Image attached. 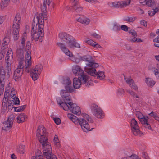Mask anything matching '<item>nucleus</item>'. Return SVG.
Instances as JSON below:
<instances>
[{"label":"nucleus","mask_w":159,"mask_h":159,"mask_svg":"<svg viewBox=\"0 0 159 159\" xmlns=\"http://www.w3.org/2000/svg\"><path fill=\"white\" fill-rule=\"evenodd\" d=\"M86 43L94 47H96V44L95 43H96L93 41V40L89 39L86 41Z\"/></svg>","instance_id":"obj_38"},{"label":"nucleus","mask_w":159,"mask_h":159,"mask_svg":"<svg viewBox=\"0 0 159 159\" xmlns=\"http://www.w3.org/2000/svg\"><path fill=\"white\" fill-rule=\"evenodd\" d=\"M154 73L156 77L159 79V70L156 69L154 71Z\"/></svg>","instance_id":"obj_52"},{"label":"nucleus","mask_w":159,"mask_h":159,"mask_svg":"<svg viewBox=\"0 0 159 159\" xmlns=\"http://www.w3.org/2000/svg\"><path fill=\"white\" fill-rule=\"evenodd\" d=\"M142 154L143 157L145 159H150L147 153L143 152L142 153Z\"/></svg>","instance_id":"obj_49"},{"label":"nucleus","mask_w":159,"mask_h":159,"mask_svg":"<svg viewBox=\"0 0 159 159\" xmlns=\"http://www.w3.org/2000/svg\"><path fill=\"white\" fill-rule=\"evenodd\" d=\"M131 128L132 132L134 135L136 136L140 133L137 122L134 118L131 121Z\"/></svg>","instance_id":"obj_12"},{"label":"nucleus","mask_w":159,"mask_h":159,"mask_svg":"<svg viewBox=\"0 0 159 159\" xmlns=\"http://www.w3.org/2000/svg\"><path fill=\"white\" fill-rule=\"evenodd\" d=\"M5 75H0V82L2 83H5Z\"/></svg>","instance_id":"obj_45"},{"label":"nucleus","mask_w":159,"mask_h":159,"mask_svg":"<svg viewBox=\"0 0 159 159\" xmlns=\"http://www.w3.org/2000/svg\"><path fill=\"white\" fill-rule=\"evenodd\" d=\"M11 33V30L10 29H9L7 30L6 33V36L7 37L9 38V35H10Z\"/></svg>","instance_id":"obj_60"},{"label":"nucleus","mask_w":159,"mask_h":159,"mask_svg":"<svg viewBox=\"0 0 159 159\" xmlns=\"http://www.w3.org/2000/svg\"><path fill=\"white\" fill-rule=\"evenodd\" d=\"M16 53L17 57L19 59L20 58V48H17L16 50Z\"/></svg>","instance_id":"obj_58"},{"label":"nucleus","mask_w":159,"mask_h":159,"mask_svg":"<svg viewBox=\"0 0 159 159\" xmlns=\"http://www.w3.org/2000/svg\"><path fill=\"white\" fill-rule=\"evenodd\" d=\"M46 129L43 126H39L37 130L36 136L40 143L42 144L43 151L48 149L52 150L50 143L47 141Z\"/></svg>","instance_id":"obj_1"},{"label":"nucleus","mask_w":159,"mask_h":159,"mask_svg":"<svg viewBox=\"0 0 159 159\" xmlns=\"http://www.w3.org/2000/svg\"><path fill=\"white\" fill-rule=\"evenodd\" d=\"M15 89H12V91H11L9 97H13L16 98V92L15 90Z\"/></svg>","instance_id":"obj_39"},{"label":"nucleus","mask_w":159,"mask_h":159,"mask_svg":"<svg viewBox=\"0 0 159 159\" xmlns=\"http://www.w3.org/2000/svg\"><path fill=\"white\" fill-rule=\"evenodd\" d=\"M5 20V16H0V24L3 23Z\"/></svg>","instance_id":"obj_56"},{"label":"nucleus","mask_w":159,"mask_h":159,"mask_svg":"<svg viewBox=\"0 0 159 159\" xmlns=\"http://www.w3.org/2000/svg\"><path fill=\"white\" fill-rule=\"evenodd\" d=\"M62 84L64 85L65 89L70 92L73 93L74 89L71 84V82L70 79L68 77L64 78L63 79Z\"/></svg>","instance_id":"obj_15"},{"label":"nucleus","mask_w":159,"mask_h":159,"mask_svg":"<svg viewBox=\"0 0 159 159\" xmlns=\"http://www.w3.org/2000/svg\"><path fill=\"white\" fill-rule=\"evenodd\" d=\"M27 119V116H25L24 117H21V114H20V123L21 122H25L26 119Z\"/></svg>","instance_id":"obj_55"},{"label":"nucleus","mask_w":159,"mask_h":159,"mask_svg":"<svg viewBox=\"0 0 159 159\" xmlns=\"http://www.w3.org/2000/svg\"><path fill=\"white\" fill-rule=\"evenodd\" d=\"M76 20L81 23L88 25L90 22V20L89 18L84 16H81L76 19Z\"/></svg>","instance_id":"obj_27"},{"label":"nucleus","mask_w":159,"mask_h":159,"mask_svg":"<svg viewBox=\"0 0 159 159\" xmlns=\"http://www.w3.org/2000/svg\"><path fill=\"white\" fill-rule=\"evenodd\" d=\"M79 0H76V1L72 2V8L77 12H80L83 10V7L79 5Z\"/></svg>","instance_id":"obj_22"},{"label":"nucleus","mask_w":159,"mask_h":159,"mask_svg":"<svg viewBox=\"0 0 159 159\" xmlns=\"http://www.w3.org/2000/svg\"><path fill=\"white\" fill-rule=\"evenodd\" d=\"M129 41L130 42H136V38L134 37L133 38L130 39Z\"/></svg>","instance_id":"obj_64"},{"label":"nucleus","mask_w":159,"mask_h":159,"mask_svg":"<svg viewBox=\"0 0 159 159\" xmlns=\"http://www.w3.org/2000/svg\"><path fill=\"white\" fill-rule=\"evenodd\" d=\"M144 125V126L146 128H148L149 129H150L151 128V126L148 123V122L146 123Z\"/></svg>","instance_id":"obj_59"},{"label":"nucleus","mask_w":159,"mask_h":159,"mask_svg":"<svg viewBox=\"0 0 159 159\" xmlns=\"http://www.w3.org/2000/svg\"><path fill=\"white\" fill-rule=\"evenodd\" d=\"M17 68L15 70L14 74V78L16 81H18L20 77V61L18 62Z\"/></svg>","instance_id":"obj_26"},{"label":"nucleus","mask_w":159,"mask_h":159,"mask_svg":"<svg viewBox=\"0 0 159 159\" xmlns=\"http://www.w3.org/2000/svg\"><path fill=\"white\" fill-rule=\"evenodd\" d=\"M44 13H43L39 14L36 16L38 22V25H39L40 28H44V21L43 20V18H44Z\"/></svg>","instance_id":"obj_21"},{"label":"nucleus","mask_w":159,"mask_h":159,"mask_svg":"<svg viewBox=\"0 0 159 159\" xmlns=\"http://www.w3.org/2000/svg\"><path fill=\"white\" fill-rule=\"evenodd\" d=\"M7 47V43H2L1 50L2 52H3V50Z\"/></svg>","instance_id":"obj_51"},{"label":"nucleus","mask_w":159,"mask_h":159,"mask_svg":"<svg viewBox=\"0 0 159 159\" xmlns=\"http://www.w3.org/2000/svg\"><path fill=\"white\" fill-rule=\"evenodd\" d=\"M21 44L20 43V50H25L26 52L25 55L26 60L25 63H31V57L30 56L31 52V44L30 41H28L26 42V45L25 43V48H22L21 47Z\"/></svg>","instance_id":"obj_10"},{"label":"nucleus","mask_w":159,"mask_h":159,"mask_svg":"<svg viewBox=\"0 0 159 159\" xmlns=\"http://www.w3.org/2000/svg\"><path fill=\"white\" fill-rule=\"evenodd\" d=\"M149 115L153 117L154 118L157 115L156 113H155L153 111H152L149 114Z\"/></svg>","instance_id":"obj_63"},{"label":"nucleus","mask_w":159,"mask_h":159,"mask_svg":"<svg viewBox=\"0 0 159 159\" xmlns=\"http://www.w3.org/2000/svg\"><path fill=\"white\" fill-rule=\"evenodd\" d=\"M13 58L12 52L11 50L10 49L7 52L5 57L6 66H10L11 65V61Z\"/></svg>","instance_id":"obj_19"},{"label":"nucleus","mask_w":159,"mask_h":159,"mask_svg":"<svg viewBox=\"0 0 159 159\" xmlns=\"http://www.w3.org/2000/svg\"><path fill=\"white\" fill-rule=\"evenodd\" d=\"M5 83H2L0 82V91L1 93V94L3 93L4 88V85Z\"/></svg>","instance_id":"obj_41"},{"label":"nucleus","mask_w":159,"mask_h":159,"mask_svg":"<svg viewBox=\"0 0 159 159\" xmlns=\"http://www.w3.org/2000/svg\"><path fill=\"white\" fill-rule=\"evenodd\" d=\"M26 107L27 105L26 104L21 106L20 108V112L23 111V110L26 108Z\"/></svg>","instance_id":"obj_62"},{"label":"nucleus","mask_w":159,"mask_h":159,"mask_svg":"<svg viewBox=\"0 0 159 159\" xmlns=\"http://www.w3.org/2000/svg\"><path fill=\"white\" fill-rule=\"evenodd\" d=\"M59 37L62 42H65L67 46L70 48H80V44L77 43L75 40L72 39L71 36L65 32L60 33L59 34Z\"/></svg>","instance_id":"obj_4"},{"label":"nucleus","mask_w":159,"mask_h":159,"mask_svg":"<svg viewBox=\"0 0 159 159\" xmlns=\"http://www.w3.org/2000/svg\"><path fill=\"white\" fill-rule=\"evenodd\" d=\"M58 137L57 135H55L54 137L53 140L56 144H57V143H58V141H59V140H58Z\"/></svg>","instance_id":"obj_61"},{"label":"nucleus","mask_w":159,"mask_h":159,"mask_svg":"<svg viewBox=\"0 0 159 159\" xmlns=\"http://www.w3.org/2000/svg\"><path fill=\"white\" fill-rule=\"evenodd\" d=\"M125 80L126 82L129 84L130 87L134 84V81L131 79L125 78Z\"/></svg>","instance_id":"obj_34"},{"label":"nucleus","mask_w":159,"mask_h":159,"mask_svg":"<svg viewBox=\"0 0 159 159\" xmlns=\"http://www.w3.org/2000/svg\"><path fill=\"white\" fill-rule=\"evenodd\" d=\"M69 91L65 90H62L60 91V94L65 102L68 103L69 102L71 101V96Z\"/></svg>","instance_id":"obj_16"},{"label":"nucleus","mask_w":159,"mask_h":159,"mask_svg":"<svg viewBox=\"0 0 159 159\" xmlns=\"http://www.w3.org/2000/svg\"><path fill=\"white\" fill-rule=\"evenodd\" d=\"M156 12V11L154 10L153 9L152 10H149L148 11V13L150 16H152L154 15L155 13Z\"/></svg>","instance_id":"obj_44"},{"label":"nucleus","mask_w":159,"mask_h":159,"mask_svg":"<svg viewBox=\"0 0 159 159\" xmlns=\"http://www.w3.org/2000/svg\"><path fill=\"white\" fill-rule=\"evenodd\" d=\"M75 124L79 123L81 128L83 131L85 132L91 130L93 128L90 129L89 123H93V121L92 119L89 117V115L85 114H83L82 118H78L75 116H73L72 119L71 120Z\"/></svg>","instance_id":"obj_2"},{"label":"nucleus","mask_w":159,"mask_h":159,"mask_svg":"<svg viewBox=\"0 0 159 159\" xmlns=\"http://www.w3.org/2000/svg\"><path fill=\"white\" fill-rule=\"evenodd\" d=\"M57 45L61 50L65 54L70 57H71L72 54L67 48L65 43L63 42H58L57 43Z\"/></svg>","instance_id":"obj_17"},{"label":"nucleus","mask_w":159,"mask_h":159,"mask_svg":"<svg viewBox=\"0 0 159 159\" xmlns=\"http://www.w3.org/2000/svg\"><path fill=\"white\" fill-rule=\"evenodd\" d=\"M93 59L91 56L89 55H86L83 57L78 56L77 57H72L71 60L73 62L76 63H79L81 61L88 62V63L86 64L88 66L85 67H85L89 68V66H91L93 64L94 66L95 67L98 66V63H95L93 61Z\"/></svg>","instance_id":"obj_5"},{"label":"nucleus","mask_w":159,"mask_h":159,"mask_svg":"<svg viewBox=\"0 0 159 159\" xmlns=\"http://www.w3.org/2000/svg\"><path fill=\"white\" fill-rule=\"evenodd\" d=\"M8 98L9 101H11V102H13V105L19 104L20 103V101L18 98H14L13 97H9V98Z\"/></svg>","instance_id":"obj_30"},{"label":"nucleus","mask_w":159,"mask_h":159,"mask_svg":"<svg viewBox=\"0 0 159 159\" xmlns=\"http://www.w3.org/2000/svg\"><path fill=\"white\" fill-rule=\"evenodd\" d=\"M91 109L93 115L98 118H103L104 115L102 109L95 104H93L91 106Z\"/></svg>","instance_id":"obj_11"},{"label":"nucleus","mask_w":159,"mask_h":159,"mask_svg":"<svg viewBox=\"0 0 159 159\" xmlns=\"http://www.w3.org/2000/svg\"><path fill=\"white\" fill-rule=\"evenodd\" d=\"M23 59V58H22L21 59L20 58V71H21V69H23L22 71H23V68H24L25 71L27 73H29L30 71L29 67L31 65V63H25V67L24 66H23L22 65V63L21 61L22 60V59Z\"/></svg>","instance_id":"obj_29"},{"label":"nucleus","mask_w":159,"mask_h":159,"mask_svg":"<svg viewBox=\"0 0 159 159\" xmlns=\"http://www.w3.org/2000/svg\"><path fill=\"white\" fill-rule=\"evenodd\" d=\"M99 66L97 67L94 66V64L92 65L91 66H89V68L85 67V71L87 72L88 74L93 76H97L98 79H99L100 80H103L105 77L104 72L102 71H98L97 72H96V70L95 68H97Z\"/></svg>","instance_id":"obj_7"},{"label":"nucleus","mask_w":159,"mask_h":159,"mask_svg":"<svg viewBox=\"0 0 159 159\" xmlns=\"http://www.w3.org/2000/svg\"><path fill=\"white\" fill-rule=\"evenodd\" d=\"M120 29L125 31H127L128 30V27L126 25H122L120 27Z\"/></svg>","instance_id":"obj_50"},{"label":"nucleus","mask_w":159,"mask_h":159,"mask_svg":"<svg viewBox=\"0 0 159 159\" xmlns=\"http://www.w3.org/2000/svg\"><path fill=\"white\" fill-rule=\"evenodd\" d=\"M25 151V145H21L20 147V154H24Z\"/></svg>","instance_id":"obj_53"},{"label":"nucleus","mask_w":159,"mask_h":159,"mask_svg":"<svg viewBox=\"0 0 159 159\" xmlns=\"http://www.w3.org/2000/svg\"><path fill=\"white\" fill-rule=\"evenodd\" d=\"M39 26V25H38V30L36 31V29L34 28V25H33L31 33V38L32 40L35 39L36 41H37L38 40H40L44 35L43 28H40Z\"/></svg>","instance_id":"obj_8"},{"label":"nucleus","mask_w":159,"mask_h":159,"mask_svg":"<svg viewBox=\"0 0 159 159\" xmlns=\"http://www.w3.org/2000/svg\"><path fill=\"white\" fill-rule=\"evenodd\" d=\"M47 149L43 152L44 156L47 159H57L55 155L53 154L50 151Z\"/></svg>","instance_id":"obj_24"},{"label":"nucleus","mask_w":159,"mask_h":159,"mask_svg":"<svg viewBox=\"0 0 159 159\" xmlns=\"http://www.w3.org/2000/svg\"><path fill=\"white\" fill-rule=\"evenodd\" d=\"M129 32L134 37H137V34L136 32L134 30L131 29Z\"/></svg>","instance_id":"obj_47"},{"label":"nucleus","mask_w":159,"mask_h":159,"mask_svg":"<svg viewBox=\"0 0 159 159\" xmlns=\"http://www.w3.org/2000/svg\"><path fill=\"white\" fill-rule=\"evenodd\" d=\"M51 2V0H46L45 2H44L43 3V6H41V8L42 12L44 14H46V4L49 6Z\"/></svg>","instance_id":"obj_28"},{"label":"nucleus","mask_w":159,"mask_h":159,"mask_svg":"<svg viewBox=\"0 0 159 159\" xmlns=\"http://www.w3.org/2000/svg\"><path fill=\"white\" fill-rule=\"evenodd\" d=\"M68 104L69 107V109L72 113L78 115L81 114V112L80 107L77 106L75 104L73 103L72 101L69 102Z\"/></svg>","instance_id":"obj_13"},{"label":"nucleus","mask_w":159,"mask_h":159,"mask_svg":"<svg viewBox=\"0 0 159 159\" xmlns=\"http://www.w3.org/2000/svg\"><path fill=\"white\" fill-rule=\"evenodd\" d=\"M57 101L60 106L64 110L67 111L69 110V107L68 106V104L66 103V102H63L61 98H57Z\"/></svg>","instance_id":"obj_23"},{"label":"nucleus","mask_w":159,"mask_h":159,"mask_svg":"<svg viewBox=\"0 0 159 159\" xmlns=\"http://www.w3.org/2000/svg\"><path fill=\"white\" fill-rule=\"evenodd\" d=\"M72 71L75 76H79V78L81 80L83 83L86 86L89 87L92 84V82L89 77L84 74V71L78 65L73 66Z\"/></svg>","instance_id":"obj_3"},{"label":"nucleus","mask_w":159,"mask_h":159,"mask_svg":"<svg viewBox=\"0 0 159 159\" xmlns=\"http://www.w3.org/2000/svg\"><path fill=\"white\" fill-rule=\"evenodd\" d=\"M113 30L116 31L120 30V25L116 23L114 24L113 26Z\"/></svg>","instance_id":"obj_37"},{"label":"nucleus","mask_w":159,"mask_h":159,"mask_svg":"<svg viewBox=\"0 0 159 159\" xmlns=\"http://www.w3.org/2000/svg\"><path fill=\"white\" fill-rule=\"evenodd\" d=\"M43 67L42 65H36L34 68H32L31 70L30 75L33 80L35 81L39 77L42 70Z\"/></svg>","instance_id":"obj_9"},{"label":"nucleus","mask_w":159,"mask_h":159,"mask_svg":"<svg viewBox=\"0 0 159 159\" xmlns=\"http://www.w3.org/2000/svg\"><path fill=\"white\" fill-rule=\"evenodd\" d=\"M54 120L55 123L57 125L60 124L61 122V120L60 118H54Z\"/></svg>","instance_id":"obj_48"},{"label":"nucleus","mask_w":159,"mask_h":159,"mask_svg":"<svg viewBox=\"0 0 159 159\" xmlns=\"http://www.w3.org/2000/svg\"><path fill=\"white\" fill-rule=\"evenodd\" d=\"M3 43H7V44L8 43L9 41V37H7L6 36L3 39Z\"/></svg>","instance_id":"obj_54"},{"label":"nucleus","mask_w":159,"mask_h":159,"mask_svg":"<svg viewBox=\"0 0 159 159\" xmlns=\"http://www.w3.org/2000/svg\"><path fill=\"white\" fill-rule=\"evenodd\" d=\"M91 36H93L94 38L97 39H99L101 38V36L100 35L96 33H93L91 35Z\"/></svg>","instance_id":"obj_57"},{"label":"nucleus","mask_w":159,"mask_h":159,"mask_svg":"<svg viewBox=\"0 0 159 159\" xmlns=\"http://www.w3.org/2000/svg\"><path fill=\"white\" fill-rule=\"evenodd\" d=\"M127 155L128 157H130L132 159H141L137 155L135 154H132L131 155Z\"/></svg>","instance_id":"obj_42"},{"label":"nucleus","mask_w":159,"mask_h":159,"mask_svg":"<svg viewBox=\"0 0 159 159\" xmlns=\"http://www.w3.org/2000/svg\"><path fill=\"white\" fill-rule=\"evenodd\" d=\"M136 20V18L134 17L127 16L125 17L124 19V21L129 22H133Z\"/></svg>","instance_id":"obj_32"},{"label":"nucleus","mask_w":159,"mask_h":159,"mask_svg":"<svg viewBox=\"0 0 159 159\" xmlns=\"http://www.w3.org/2000/svg\"><path fill=\"white\" fill-rule=\"evenodd\" d=\"M131 2V0H127L126 1L115 2L111 3L109 5L115 8H123L129 5Z\"/></svg>","instance_id":"obj_14"},{"label":"nucleus","mask_w":159,"mask_h":159,"mask_svg":"<svg viewBox=\"0 0 159 159\" xmlns=\"http://www.w3.org/2000/svg\"><path fill=\"white\" fill-rule=\"evenodd\" d=\"M20 14L19 13H18L16 15L15 17L13 25V31L12 33L13 34L14 40L15 41H17L20 37Z\"/></svg>","instance_id":"obj_6"},{"label":"nucleus","mask_w":159,"mask_h":159,"mask_svg":"<svg viewBox=\"0 0 159 159\" xmlns=\"http://www.w3.org/2000/svg\"><path fill=\"white\" fill-rule=\"evenodd\" d=\"M10 0H2L0 4L1 8L3 9L6 7L9 3Z\"/></svg>","instance_id":"obj_31"},{"label":"nucleus","mask_w":159,"mask_h":159,"mask_svg":"<svg viewBox=\"0 0 159 159\" xmlns=\"http://www.w3.org/2000/svg\"><path fill=\"white\" fill-rule=\"evenodd\" d=\"M7 108V102H3L2 103V109L4 111H5Z\"/></svg>","instance_id":"obj_46"},{"label":"nucleus","mask_w":159,"mask_h":159,"mask_svg":"<svg viewBox=\"0 0 159 159\" xmlns=\"http://www.w3.org/2000/svg\"><path fill=\"white\" fill-rule=\"evenodd\" d=\"M136 114L139 119L140 118L144 117V116L142 114V113L139 111H136Z\"/></svg>","instance_id":"obj_43"},{"label":"nucleus","mask_w":159,"mask_h":159,"mask_svg":"<svg viewBox=\"0 0 159 159\" xmlns=\"http://www.w3.org/2000/svg\"><path fill=\"white\" fill-rule=\"evenodd\" d=\"M148 119V117H145L144 116L142 118H140L139 120L141 124L144 125L148 122L147 120Z\"/></svg>","instance_id":"obj_36"},{"label":"nucleus","mask_w":159,"mask_h":159,"mask_svg":"<svg viewBox=\"0 0 159 159\" xmlns=\"http://www.w3.org/2000/svg\"><path fill=\"white\" fill-rule=\"evenodd\" d=\"M25 28V30L22 35L21 39V47L22 48H25V42L27 39V33L29 31V26L28 25H26Z\"/></svg>","instance_id":"obj_20"},{"label":"nucleus","mask_w":159,"mask_h":159,"mask_svg":"<svg viewBox=\"0 0 159 159\" xmlns=\"http://www.w3.org/2000/svg\"><path fill=\"white\" fill-rule=\"evenodd\" d=\"M146 5L148 6L152 7L154 5L153 2H152L151 0H146Z\"/></svg>","instance_id":"obj_40"},{"label":"nucleus","mask_w":159,"mask_h":159,"mask_svg":"<svg viewBox=\"0 0 159 159\" xmlns=\"http://www.w3.org/2000/svg\"><path fill=\"white\" fill-rule=\"evenodd\" d=\"M126 91L134 97H135L137 98H139V96L135 92L133 91L130 89H127Z\"/></svg>","instance_id":"obj_33"},{"label":"nucleus","mask_w":159,"mask_h":159,"mask_svg":"<svg viewBox=\"0 0 159 159\" xmlns=\"http://www.w3.org/2000/svg\"><path fill=\"white\" fill-rule=\"evenodd\" d=\"M147 82L148 85L150 86H153L155 84V82L151 78L147 79Z\"/></svg>","instance_id":"obj_35"},{"label":"nucleus","mask_w":159,"mask_h":159,"mask_svg":"<svg viewBox=\"0 0 159 159\" xmlns=\"http://www.w3.org/2000/svg\"><path fill=\"white\" fill-rule=\"evenodd\" d=\"M84 84L82 82V80L79 78H75L73 80V88L79 89L81 85V84Z\"/></svg>","instance_id":"obj_25"},{"label":"nucleus","mask_w":159,"mask_h":159,"mask_svg":"<svg viewBox=\"0 0 159 159\" xmlns=\"http://www.w3.org/2000/svg\"><path fill=\"white\" fill-rule=\"evenodd\" d=\"M13 123V118L11 116H9L6 121L5 123H4V126L2 127V129L7 131L9 130L11 128Z\"/></svg>","instance_id":"obj_18"}]
</instances>
